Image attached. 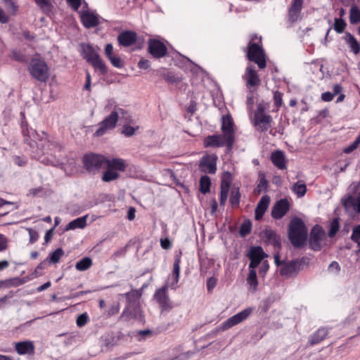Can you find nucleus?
<instances>
[{
	"instance_id": "nucleus-61",
	"label": "nucleus",
	"mask_w": 360,
	"mask_h": 360,
	"mask_svg": "<svg viewBox=\"0 0 360 360\" xmlns=\"http://www.w3.org/2000/svg\"><path fill=\"white\" fill-rule=\"evenodd\" d=\"M13 160L15 165H17L19 167H23L25 165L27 160L24 158H21L20 156H13Z\"/></svg>"
},
{
	"instance_id": "nucleus-30",
	"label": "nucleus",
	"mask_w": 360,
	"mask_h": 360,
	"mask_svg": "<svg viewBox=\"0 0 360 360\" xmlns=\"http://www.w3.org/2000/svg\"><path fill=\"white\" fill-rule=\"evenodd\" d=\"M53 91H34L33 98L37 103H49L54 98Z\"/></svg>"
},
{
	"instance_id": "nucleus-31",
	"label": "nucleus",
	"mask_w": 360,
	"mask_h": 360,
	"mask_svg": "<svg viewBox=\"0 0 360 360\" xmlns=\"http://www.w3.org/2000/svg\"><path fill=\"white\" fill-rule=\"evenodd\" d=\"M87 216L77 218L72 220L65 227V231L74 230L75 229H83L86 226Z\"/></svg>"
},
{
	"instance_id": "nucleus-56",
	"label": "nucleus",
	"mask_w": 360,
	"mask_h": 360,
	"mask_svg": "<svg viewBox=\"0 0 360 360\" xmlns=\"http://www.w3.org/2000/svg\"><path fill=\"white\" fill-rule=\"evenodd\" d=\"M340 92V91H334L333 93H331L330 91H325L322 94L321 98L326 102L330 101L333 99L334 96Z\"/></svg>"
},
{
	"instance_id": "nucleus-23",
	"label": "nucleus",
	"mask_w": 360,
	"mask_h": 360,
	"mask_svg": "<svg viewBox=\"0 0 360 360\" xmlns=\"http://www.w3.org/2000/svg\"><path fill=\"white\" fill-rule=\"evenodd\" d=\"M15 349L20 355L33 354L34 352V345L32 341H21L16 342Z\"/></svg>"
},
{
	"instance_id": "nucleus-58",
	"label": "nucleus",
	"mask_w": 360,
	"mask_h": 360,
	"mask_svg": "<svg viewBox=\"0 0 360 360\" xmlns=\"http://www.w3.org/2000/svg\"><path fill=\"white\" fill-rule=\"evenodd\" d=\"M266 106L264 103H260L257 105V110L255 112L254 116L259 115H267L265 113Z\"/></svg>"
},
{
	"instance_id": "nucleus-39",
	"label": "nucleus",
	"mask_w": 360,
	"mask_h": 360,
	"mask_svg": "<svg viewBox=\"0 0 360 360\" xmlns=\"http://www.w3.org/2000/svg\"><path fill=\"white\" fill-rule=\"evenodd\" d=\"M180 255H176L175 257L174 263L173 265V275H174V282L172 284V286L173 288H174V285L177 284L179 278V273H180Z\"/></svg>"
},
{
	"instance_id": "nucleus-51",
	"label": "nucleus",
	"mask_w": 360,
	"mask_h": 360,
	"mask_svg": "<svg viewBox=\"0 0 360 360\" xmlns=\"http://www.w3.org/2000/svg\"><path fill=\"white\" fill-rule=\"evenodd\" d=\"M340 229L338 218H335L330 224V229L328 231V236L333 238L338 231Z\"/></svg>"
},
{
	"instance_id": "nucleus-54",
	"label": "nucleus",
	"mask_w": 360,
	"mask_h": 360,
	"mask_svg": "<svg viewBox=\"0 0 360 360\" xmlns=\"http://www.w3.org/2000/svg\"><path fill=\"white\" fill-rule=\"evenodd\" d=\"M89 321V317L86 313H83L78 316L76 323L78 327H82L85 326Z\"/></svg>"
},
{
	"instance_id": "nucleus-26",
	"label": "nucleus",
	"mask_w": 360,
	"mask_h": 360,
	"mask_svg": "<svg viewBox=\"0 0 360 360\" xmlns=\"http://www.w3.org/2000/svg\"><path fill=\"white\" fill-rule=\"evenodd\" d=\"M271 160L279 169H286V160L285 154L281 150H276L271 153Z\"/></svg>"
},
{
	"instance_id": "nucleus-45",
	"label": "nucleus",
	"mask_w": 360,
	"mask_h": 360,
	"mask_svg": "<svg viewBox=\"0 0 360 360\" xmlns=\"http://www.w3.org/2000/svg\"><path fill=\"white\" fill-rule=\"evenodd\" d=\"M334 21L333 28L335 32L338 34L342 33L347 26L345 20L341 18H335Z\"/></svg>"
},
{
	"instance_id": "nucleus-16",
	"label": "nucleus",
	"mask_w": 360,
	"mask_h": 360,
	"mask_svg": "<svg viewBox=\"0 0 360 360\" xmlns=\"http://www.w3.org/2000/svg\"><path fill=\"white\" fill-rule=\"evenodd\" d=\"M272 117L269 115L254 116L253 124L260 132L266 131L271 126Z\"/></svg>"
},
{
	"instance_id": "nucleus-28",
	"label": "nucleus",
	"mask_w": 360,
	"mask_h": 360,
	"mask_svg": "<svg viewBox=\"0 0 360 360\" xmlns=\"http://www.w3.org/2000/svg\"><path fill=\"white\" fill-rule=\"evenodd\" d=\"M264 238L266 240L271 244H272L274 248L281 249V240L280 237L276 233V232L273 230L269 229L266 230L264 233Z\"/></svg>"
},
{
	"instance_id": "nucleus-13",
	"label": "nucleus",
	"mask_w": 360,
	"mask_h": 360,
	"mask_svg": "<svg viewBox=\"0 0 360 360\" xmlns=\"http://www.w3.org/2000/svg\"><path fill=\"white\" fill-rule=\"evenodd\" d=\"M168 287L167 285L162 286L161 288L155 291L154 297L160 304L162 310L169 311L172 308L169 297L167 295Z\"/></svg>"
},
{
	"instance_id": "nucleus-5",
	"label": "nucleus",
	"mask_w": 360,
	"mask_h": 360,
	"mask_svg": "<svg viewBox=\"0 0 360 360\" xmlns=\"http://www.w3.org/2000/svg\"><path fill=\"white\" fill-rule=\"evenodd\" d=\"M82 162L87 172L94 174L105 168L106 158L101 155L90 153L83 157Z\"/></svg>"
},
{
	"instance_id": "nucleus-40",
	"label": "nucleus",
	"mask_w": 360,
	"mask_h": 360,
	"mask_svg": "<svg viewBox=\"0 0 360 360\" xmlns=\"http://www.w3.org/2000/svg\"><path fill=\"white\" fill-rule=\"evenodd\" d=\"M211 180L208 176H202L200 179V191L205 194L210 190Z\"/></svg>"
},
{
	"instance_id": "nucleus-2",
	"label": "nucleus",
	"mask_w": 360,
	"mask_h": 360,
	"mask_svg": "<svg viewBox=\"0 0 360 360\" xmlns=\"http://www.w3.org/2000/svg\"><path fill=\"white\" fill-rule=\"evenodd\" d=\"M288 238L294 247L300 248L304 245L307 238V230L301 219L295 218L290 221Z\"/></svg>"
},
{
	"instance_id": "nucleus-38",
	"label": "nucleus",
	"mask_w": 360,
	"mask_h": 360,
	"mask_svg": "<svg viewBox=\"0 0 360 360\" xmlns=\"http://www.w3.org/2000/svg\"><path fill=\"white\" fill-rule=\"evenodd\" d=\"M162 78L169 84H179L181 78L171 71H167L162 75Z\"/></svg>"
},
{
	"instance_id": "nucleus-10",
	"label": "nucleus",
	"mask_w": 360,
	"mask_h": 360,
	"mask_svg": "<svg viewBox=\"0 0 360 360\" xmlns=\"http://www.w3.org/2000/svg\"><path fill=\"white\" fill-rule=\"evenodd\" d=\"M252 308H246L239 313L233 315L229 318L224 321L221 326V329L223 330H227L233 326L243 322L248 318V316L252 313Z\"/></svg>"
},
{
	"instance_id": "nucleus-63",
	"label": "nucleus",
	"mask_w": 360,
	"mask_h": 360,
	"mask_svg": "<svg viewBox=\"0 0 360 360\" xmlns=\"http://www.w3.org/2000/svg\"><path fill=\"white\" fill-rule=\"evenodd\" d=\"M217 278L210 277L207 281V288L208 291H211L217 285Z\"/></svg>"
},
{
	"instance_id": "nucleus-3",
	"label": "nucleus",
	"mask_w": 360,
	"mask_h": 360,
	"mask_svg": "<svg viewBox=\"0 0 360 360\" xmlns=\"http://www.w3.org/2000/svg\"><path fill=\"white\" fill-rule=\"evenodd\" d=\"M80 46L82 58L91 64L95 70L98 71L102 75H105L108 73V69L93 46L89 44H81Z\"/></svg>"
},
{
	"instance_id": "nucleus-33",
	"label": "nucleus",
	"mask_w": 360,
	"mask_h": 360,
	"mask_svg": "<svg viewBox=\"0 0 360 360\" xmlns=\"http://www.w3.org/2000/svg\"><path fill=\"white\" fill-rule=\"evenodd\" d=\"M203 85L209 90H221L218 82L210 75H206L202 79Z\"/></svg>"
},
{
	"instance_id": "nucleus-47",
	"label": "nucleus",
	"mask_w": 360,
	"mask_h": 360,
	"mask_svg": "<svg viewBox=\"0 0 360 360\" xmlns=\"http://www.w3.org/2000/svg\"><path fill=\"white\" fill-rule=\"evenodd\" d=\"M119 177V174L112 169H108L103 174L102 180L105 182H109L117 179Z\"/></svg>"
},
{
	"instance_id": "nucleus-37",
	"label": "nucleus",
	"mask_w": 360,
	"mask_h": 360,
	"mask_svg": "<svg viewBox=\"0 0 360 360\" xmlns=\"http://www.w3.org/2000/svg\"><path fill=\"white\" fill-rule=\"evenodd\" d=\"M92 265V259L89 257H85L77 262L75 264L77 270L83 271L89 269Z\"/></svg>"
},
{
	"instance_id": "nucleus-1",
	"label": "nucleus",
	"mask_w": 360,
	"mask_h": 360,
	"mask_svg": "<svg viewBox=\"0 0 360 360\" xmlns=\"http://www.w3.org/2000/svg\"><path fill=\"white\" fill-rule=\"evenodd\" d=\"M250 41L248 46L243 48L246 53V58L249 61L254 62L259 69H264L266 66V56L262 46V37L253 33L249 35Z\"/></svg>"
},
{
	"instance_id": "nucleus-59",
	"label": "nucleus",
	"mask_w": 360,
	"mask_h": 360,
	"mask_svg": "<svg viewBox=\"0 0 360 360\" xmlns=\"http://www.w3.org/2000/svg\"><path fill=\"white\" fill-rule=\"evenodd\" d=\"M120 311V304L119 303H115L112 304L108 311V316H113L115 314H117Z\"/></svg>"
},
{
	"instance_id": "nucleus-46",
	"label": "nucleus",
	"mask_w": 360,
	"mask_h": 360,
	"mask_svg": "<svg viewBox=\"0 0 360 360\" xmlns=\"http://www.w3.org/2000/svg\"><path fill=\"white\" fill-rule=\"evenodd\" d=\"M247 282L250 285L253 287L254 290L257 289L258 282L255 269H250L249 274L247 278Z\"/></svg>"
},
{
	"instance_id": "nucleus-12",
	"label": "nucleus",
	"mask_w": 360,
	"mask_h": 360,
	"mask_svg": "<svg viewBox=\"0 0 360 360\" xmlns=\"http://www.w3.org/2000/svg\"><path fill=\"white\" fill-rule=\"evenodd\" d=\"M325 237V232L323 229L319 226H314L310 233L309 245L312 250L315 251L321 249V242Z\"/></svg>"
},
{
	"instance_id": "nucleus-4",
	"label": "nucleus",
	"mask_w": 360,
	"mask_h": 360,
	"mask_svg": "<svg viewBox=\"0 0 360 360\" xmlns=\"http://www.w3.org/2000/svg\"><path fill=\"white\" fill-rule=\"evenodd\" d=\"M127 112L122 108L115 105L110 114L98 124V128L94 133L96 136H101L108 131L113 129L120 117L127 119Z\"/></svg>"
},
{
	"instance_id": "nucleus-11",
	"label": "nucleus",
	"mask_w": 360,
	"mask_h": 360,
	"mask_svg": "<svg viewBox=\"0 0 360 360\" xmlns=\"http://www.w3.org/2000/svg\"><path fill=\"white\" fill-rule=\"evenodd\" d=\"M217 156L214 154L202 156L199 162V169L208 174H215L217 171Z\"/></svg>"
},
{
	"instance_id": "nucleus-36",
	"label": "nucleus",
	"mask_w": 360,
	"mask_h": 360,
	"mask_svg": "<svg viewBox=\"0 0 360 360\" xmlns=\"http://www.w3.org/2000/svg\"><path fill=\"white\" fill-rule=\"evenodd\" d=\"M292 191L298 198L303 197L307 193V186L302 181H298L292 186Z\"/></svg>"
},
{
	"instance_id": "nucleus-60",
	"label": "nucleus",
	"mask_w": 360,
	"mask_h": 360,
	"mask_svg": "<svg viewBox=\"0 0 360 360\" xmlns=\"http://www.w3.org/2000/svg\"><path fill=\"white\" fill-rule=\"evenodd\" d=\"M4 284H6L8 285H18L20 284L19 279L18 278L8 279L6 281H0V287H1Z\"/></svg>"
},
{
	"instance_id": "nucleus-62",
	"label": "nucleus",
	"mask_w": 360,
	"mask_h": 360,
	"mask_svg": "<svg viewBox=\"0 0 360 360\" xmlns=\"http://www.w3.org/2000/svg\"><path fill=\"white\" fill-rule=\"evenodd\" d=\"M6 6L12 10V11L15 12L18 10V6L16 5L14 0H2Z\"/></svg>"
},
{
	"instance_id": "nucleus-15",
	"label": "nucleus",
	"mask_w": 360,
	"mask_h": 360,
	"mask_svg": "<svg viewBox=\"0 0 360 360\" xmlns=\"http://www.w3.org/2000/svg\"><path fill=\"white\" fill-rule=\"evenodd\" d=\"M290 205L286 199H281L274 205L271 216L275 219H281L289 210Z\"/></svg>"
},
{
	"instance_id": "nucleus-20",
	"label": "nucleus",
	"mask_w": 360,
	"mask_h": 360,
	"mask_svg": "<svg viewBox=\"0 0 360 360\" xmlns=\"http://www.w3.org/2000/svg\"><path fill=\"white\" fill-rule=\"evenodd\" d=\"M80 18L83 25L86 28L94 27L99 24L98 16L89 11H83Z\"/></svg>"
},
{
	"instance_id": "nucleus-35",
	"label": "nucleus",
	"mask_w": 360,
	"mask_h": 360,
	"mask_svg": "<svg viewBox=\"0 0 360 360\" xmlns=\"http://www.w3.org/2000/svg\"><path fill=\"white\" fill-rule=\"evenodd\" d=\"M36 4L46 15L53 12L54 6L51 3V0H34Z\"/></svg>"
},
{
	"instance_id": "nucleus-57",
	"label": "nucleus",
	"mask_w": 360,
	"mask_h": 360,
	"mask_svg": "<svg viewBox=\"0 0 360 360\" xmlns=\"http://www.w3.org/2000/svg\"><path fill=\"white\" fill-rule=\"evenodd\" d=\"M351 239L353 241H358L360 239V224L355 226L352 229Z\"/></svg>"
},
{
	"instance_id": "nucleus-49",
	"label": "nucleus",
	"mask_w": 360,
	"mask_h": 360,
	"mask_svg": "<svg viewBox=\"0 0 360 360\" xmlns=\"http://www.w3.org/2000/svg\"><path fill=\"white\" fill-rule=\"evenodd\" d=\"M63 255V250L60 248H58L55 251L50 254V256L49 257V262L53 264H56L59 262L60 257Z\"/></svg>"
},
{
	"instance_id": "nucleus-24",
	"label": "nucleus",
	"mask_w": 360,
	"mask_h": 360,
	"mask_svg": "<svg viewBox=\"0 0 360 360\" xmlns=\"http://www.w3.org/2000/svg\"><path fill=\"white\" fill-rule=\"evenodd\" d=\"M269 202L270 198L268 195H264L261 198L255 210V218L256 220H259L262 218L268 208Z\"/></svg>"
},
{
	"instance_id": "nucleus-44",
	"label": "nucleus",
	"mask_w": 360,
	"mask_h": 360,
	"mask_svg": "<svg viewBox=\"0 0 360 360\" xmlns=\"http://www.w3.org/2000/svg\"><path fill=\"white\" fill-rule=\"evenodd\" d=\"M141 295V294L136 290H133L125 293L127 304H131L132 302L139 303V298Z\"/></svg>"
},
{
	"instance_id": "nucleus-55",
	"label": "nucleus",
	"mask_w": 360,
	"mask_h": 360,
	"mask_svg": "<svg viewBox=\"0 0 360 360\" xmlns=\"http://www.w3.org/2000/svg\"><path fill=\"white\" fill-rule=\"evenodd\" d=\"M138 128H139L138 127L136 128H134L129 125H124L123 127L122 134H124V136H128V137L131 136L134 134L136 130Z\"/></svg>"
},
{
	"instance_id": "nucleus-22",
	"label": "nucleus",
	"mask_w": 360,
	"mask_h": 360,
	"mask_svg": "<svg viewBox=\"0 0 360 360\" xmlns=\"http://www.w3.org/2000/svg\"><path fill=\"white\" fill-rule=\"evenodd\" d=\"M299 271V264L294 260L285 263L280 270L281 275L286 277L295 276Z\"/></svg>"
},
{
	"instance_id": "nucleus-7",
	"label": "nucleus",
	"mask_w": 360,
	"mask_h": 360,
	"mask_svg": "<svg viewBox=\"0 0 360 360\" xmlns=\"http://www.w3.org/2000/svg\"><path fill=\"white\" fill-rule=\"evenodd\" d=\"M120 319L125 321H129L131 319L143 321V315L141 309L140 303L132 302L131 304H127L125 309L120 316Z\"/></svg>"
},
{
	"instance_id": "nucleus-53",
	"label": "nucleus",
	"mask_w": 360,
	"mask_h": 360,
	"mask_svg": "<svg viewBox=\"0 0 360 360\" xmlns=\"http://www.w3.org/2000/svg\"><path fill=\"white\" fill-rule=\"evenodd\" d=\"M11 58L18 62L26 61L25 55L21 51L19 50H13L11 51Z\"/></svg>"
},
{
	"instance_id": "nucleus-18",
	"label": "nucleus",
	"mask_w": 360,
	"mask_h": 360,
	"mask_svg": "<svg viewBox=\"0 0 360 360\" xmlns=\"http://www.w3.org/2000/svg\"><path fill=\"white\" fill-rule=\"evenodd\" d=\"M137 34L134 31L126 30L122 32L117 37V41L120 46L129 47L136 43Z\"/></svg>"
},
{
	"instance_id": "nucleus-6",
	"label": "nucleus",
	"mask_w": 360,
	"mask_h": 360,
	"mask_svg": "<svg viewBox=\"0 0 360 360\" xmlns=\"http://www.w3.org/2000/svg\"><path fill=\"white\" fill-rule=\"evenodd\" d=\"M30 75L40 82H46L49 76L46 63L39 58H33L29 68Z\"/></svg>"
},
{
	"instance_id": "nucleus-9",
	"label": "nucleus",
	"mask_w": 360,
	"mask_h": 360,
	"mask_svg": "<svg viewBox=\"0 0 360 360\" xmlns=\"http://www.w3.org/2000/svg\"><path fill=\"white\" fill-rule=\"evenodd\" d=\"M148 51L155 58H160L167 53L166 45L157 39H149L148 41Z\"/></svg>"
},
{
	"instance_id": "nucleus-64",
	"label": "nucleus",
	"mask_w": 360,
	"mask_h": 360,
	"mask_svg": "<svg viewBox=\"0 0 360 360\" xmlns=\"http://www.w3.org/2000/svg\"><path fill=\"white\" fill-rule=\"evenodd\" d=\"M105 55L107 58L113 55V46L112 44H107L105 46Z\"/></svg>"
},
{
	"instance_id": "nucleus-17",
	"label": "nucleus",
	"mask_w": 360,
	"mask_h": 360,
	"mask_svg": "<svg viewBox=\"0 0 360 360\" xmlns=\"http://www.w3.org/2000/svg\"><path fill=\"white\" fill-rule=\"evenodd\" d=\"M246 82V84L248 87H255L257 86L259 82L260 79L259 78V75L255 70V68L254 65H248L246 68L245 73L243 76Z\"/></svg>"
},
{
	"instance_id": "nucleus-29",
	"label": "nucleus",
	"mask_w": 360,
	"mask_h": 360,
	"mask_svg": "<svg viewBox=\"0 0 360 360\" xmlns=\"http://www.w3.org/2000/svg\"><path fill=\"white\" fill-rule=\"evenodd\" d=\"M105 167L110 169L124 171L126 168L124 161L121 158H112L108 160L106 158Z\"/></svg>"
},
{
	"instance_id": "nucleus-43",
	"label": "nucleus",
	"mask_w": 360,
	"mask_h": 360,
	"mask_svg": "<svg viewBox=\"0 0 360 360\" xmlns=\"http://www.w3.org/2000/svg\"><path fill=\"white\" fill-rule=\"evenodd\" d=\"M349 21L351 24H357L360 22V11L357 6H352Z\"/></svg>"
},
{
	"instance_id": "nucleus-41",
	"label": "nucleus",
	"mask_w": 360,
	"mask_h": 360,
	"mask_svg": "<svg viewBox=\"0 0 360 360\" xmlns=\"http://www.w3.org/2000/svg\"><path fill=\"white\" fill-rule=\"evenodd\" d=\"M29 144L30 145L31 147H34V145L37 146V148H39V150L40 152L39 153V155L41 154V155H44L46 153H49V151L45 148L46 146L47 147H50V146H52V147H54L55 146L53 144H51L48 141H42L41 140L39 141V143H37L35 141H33V142H30L29 143Z\"/></svg>"
},
{
	"instance_id": "nucleus-27",
	"label": "nucleus",
	"mask_w": 360,
	"mask_h": 360,
	"mask_svg": "<svg viewBox=\"0 0 360 360\" xmlns=\"http://www.w3.org/2000/svg\"><path fill=\"white\" fill-rule=\"evenodd\" d=\"M328 331L326 328H319L316 333L311 335L309 338L310 345H314L323 340L328 335Z\"/></svg>"
},
{
	"instance_id": "nucleus-14",
	"label": "nucleus",
	"mask_w": 360,
	"mask_h": 360,
	"mask_svg": "<svg viewBox=\"0 0 360 360\" xmlns=\"http://www.w3.org/2000/svg\"><path fill=\"white\" fill-rule=\"evenodd\" d=\"M248 255L250 259L249 269H255L263 259L267 256L260 246L252 247Z\"/></svg>"
},
{
	"instance_id": "nucleus-52",
	"label": "nucleus",
	"mask_w": 360,
	"mask_h": 360,
	"mask_svg": "<svg viewBox=\"0 0 360 360\" xmlns=\"http://www.w3.org/2000/svg\"><path fill=\"white\" fill-rule=\"evenodd\" d=\"M108 59L110 61L111 64L115 68H122L124 66V60L118 56L112 55Z\"/></svg>"
},
{
	"instance_id": "nucleus-19",
	"label": "nucleus",
	"mask_w": 360,
	"mask_h": 360,
	"mask_svg": "<svg viewBox=\"0 0 360 360\" xmlns=\"http://www.w3.org/2000/svg\"><path fill=\"white\" fill-rule=\"evenodd\" d=\"M302 6L303 0H292L288 13L289 22L294 23L298 20V16L301 13Z\"/></svg>"
},
{
	"instance_id": "nucleus-50",
	"label": "nucleus",
	"mask_w": 360,
	"mask_h": 360,
	"mask_svg": "<svg viewBox=\"0 0 360 360\" xmlns=\"http://www.w3.org/2000/svg\"><path fill=\"white\" fill-rule=\"evenodd\" d=\"M259 176V182L256 188V191L258 194H259L262 191H266L268 187V181L266 179L264 174H260Z\"/></svg>"
},
{
	"instance_id": "nucleus-34",
	"label": "nucleus",
	"mask_w": 360,
	"mask_h": 360,
	"mask_svg": "<svg viewBox=\"0 0 360 360\" xmlns=\"http://www.w3.org/2000/svg\"><path fill=\"white\" fill-rule=\"evenodd\" d=\"M229 187H230V182L229 181H225L224 180L222 181L221 184V191H220V199L219 202L220 205L224 206L226 204L229 191Z\"/></svg>"
},
{
	"instance_id": "nucleus-48",
	"label": "nucleus",
	"mask_w": 360,
	"mask_h": 360,
	"mask_svg": "<svg viewBox=\"0 0 360 360\" xmlns=\"http://www.w3.org/2000/svg\"><path fill=\"white\" fill-rule=\"evenodd\" d=\"M252 229V222L250 220H244L242 223L239 233L242 237H244L249 234Z\"/></svg>"
},
{
	"instance_id": "nucleus-21",
	"label": "nucleus",
	"mask_w": 360,
	"mask_h": 360,
	"mask_svg": "<svg viewBox=\"0 0 360 360\" xmlns=\"http://www.w3.org/2000/svg\"><path fill=\"white\" fill-rule=\"evenodd\" d=\"M204 145L205 147L213 148L227 146V141L224 137V134L208 136L205 139Z\"/></svg>"
},
{
	"instance_id": "nucleus-32",
	"label": "nucleus",
	"mask_w": 360,
	"mask_h": 360,
	"mask_svg": "<svg viewBox=\"0 0 360 360\" xmlns=\"http://www.w3.org/2000/svg\"><path fill=\"white\" fill-rule=\"evenodd\" d=\"M345 38L353 53L354 54H358L360 52V45L355 37L351 33L346 32Z\"/></svg>"
},
{
	"instance_id": "nucleus-25",
	"label": "nucleus",
	"mask_w": 360,
	"mask_h": 360,
	"mask_svg": "<svg viewBox=\"0 0 360 360\" xmlns=\"http://www.w3.org/2000/svg\"><path fill=\"white\" fill-rule=\"evenodd\" d=\"M342 205L346 210L352 209L356 213L360 214V193L357 198L349 195L342 200Z\"/></svg>"
},
{
	"instance_id": "nucleus-8",
	"label": "nucleus",
	"mask_w": 360,
	"mask_h": 360,
	"mask_svg": "<svg viewBox=\"0 0 360 360\" xmlns=\"http://www.w3.org/2000/svg\"><path fill=\"white\" fill-rule=\"evenodd\" d=\"M221 130L224 137L227 141V149L231 150L234 143L233 122L229 115L222 117Z\"/></svg>"
},
{
	"instance_id": "nucleus-42",
	"label": "nucleus",
	"mask_w": 360,
	"mask_h": 360,
	"mask_svg": "<svg viewBox=\"0 0 360 360\" xmlns=\"http://www.w3.org/2000/svg\"><path fill=\"white\" fill-rule=\"evenodd\" d=\"M240 193L239 191V188H233L231 191V195L229 199V202L231 203L233 207H238L240 203Z\"/></svg>"
}]
</instances>
